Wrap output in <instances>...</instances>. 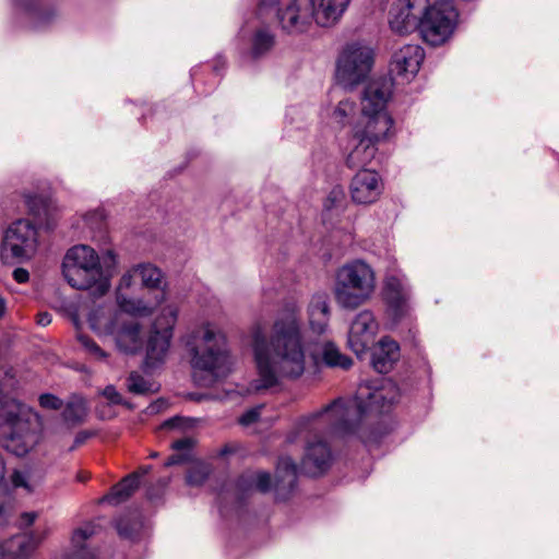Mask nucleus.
<instances>
[{"mask_svg":"<svg viewBox=\"0 0 559 559\" xmlns=\"http://www.w3.org/2000/svg\"><path fill=\"white\" fill-rule=\"evenodd\" d=\"M159 486L162 488L166 487L167 486V480H159Z\"/></svg>","mask_w":559,"mask_h":559,"instance_id":"obj_57","label":"nucleus"},{"mask_svg":"<svg viewBox=\"0 0 559 559\" xmlns=\"http://www.w3.org/2000/svg\"><path fill=\"white\" fill-rule=\"evenodd\" d=\"M185 420L183 417L175 416L165 420L163 427L167 429L179 428L182 427Z\"/></svg>","mask_w":559,"mask_h":559,"instance_id":"obj_46","label":"nucleus"},{"mask_svg":"<svg viewBox=\"0 0 559 559\" xmlns=\"http://www.w3.org/2000/svg\"><path fill=\"white\" fill-rule=\"evenodd\" d=\"M297 484V466L289 456L280 457L275 473V493L277 500H285Z\"/></svg>","mask_w":559,"mask_h":559,"instance_id":"obj_22","label":"nucleus"},{"mask_svg":"<svg viewBox=\"0 0 559 559\" xmlns=\"http://www.w3.org/2000/svg\"><path fill=\"white\" fill-rule=\"evenodd\" d=\"M11 481L13 487L15 488H25L27 491H31V487L27 481V474L22 471H14L11 476Z\"/></svg>","mask_w":559,"mask_h":559,"instance_id":"obj_41","label":"nucleus"},{"mask_svg":"<svg viewBox=\"0 0 559 559\" xmlns=\"http://www.w3.org/2000/svg\"><path fill=\"white\" fill-rule=\"evenodd\" d=\"M4 526H5L4 524H0V528H1V527H4Z\"/></svg>","mask_w":559,"mask_h":559,"instance_id":"obj_59","label":"nucleus"},{"mask_svg":"<svg viewBox=\"0 0 559 559\" xmlns=\"http://www.w3.org/2000/svg\"><path fill=\"white\" fill-rule=\"evenodd\" d=\"M378 144L359 136L354 130L349 140L350 151L346 157V165L349 168H362L367 166L376 156Z\"/></svg>","mask_w":559,"mask_h":559,"instance_id":"obj_21","label":"nucleus"},{"mask_svg":"<svg viewBox=\"0 0 559 559\" xmlns=\"http://www.w3.org/2000/svg\"><path fill=\"white\" fill-rule=\"evenodd\" d=\"M116 528L120 537L133 539L142 528V522L136 513L122 515L116 520Z\"/></svg>","mask_w":559,"mask_h":559,"instance_id":"obj_31","label":"nucleus"},{"mask_svg":"<svg viewBox=\"0 0 559 559\" xmlns=\"http://www.w3.org/2000/svg\"><path fill=\"white\" fill-rule=\"evenodd\" d=\"M308 317L312 332L318 334L325 332L330 317L328 296L325 294H316L312 296L308 306Z\"/></svg>","mask_w":559,"mask_h":559,"instance_id":"obj_26","label":"nucleus"},{"mask_svg":"<svg viewBox=\"0 0 559 559\" xmlns=\"http://www.w3.org/2000/svg\"><path fill=\"white\" fill-rule=\"evenodd\" d=\"M12 276H13L14 281L17 282L19 284L27 283L29 280V273L24 267H16L13 271Z\"/></svg>","mask_w":559,"mask_h":559,"instance_id":"obj_44","label":"nucleus"},{"mask_svg":"<svg viewBox=\"0 0 559 559\" xmlns=\"http://www.w3.org/2000/svg\"><path fill=\"white\" fill-rule=\"evenodd\" d=\"M239 55L243 64L266 58L276 44V35L258 20L247 22L239 31Z\"/></svg>","mask_w":559,"mask_h":559,"instance_id":"obj_12","label":"nucleus"},{"mask_svg":"<svg viewBox=\"0 0 559 559\" xmlns=\"http://www.w3.org/2000/svg\"><path fill=\"white\" fill-rule=\"evenodd\" d=\"M133 276H135L133 274V271L132 272H129L127 274H124L121 280H120V288L121 287H129L131 285V282H132V278Z\"/></svg>","mask_w":559,"mask_h":559,"instance_id":"obj_49","label":"nucleus"},{"mask_svg":"<svg viewBox=\"0 0 559 559\" xmlns=\"http://www.w3.org/2000/svg\"><path fill=\"white\" fill-rule=\"evenodd\" d=\"M7 311V301L3 297L0 296V318L5 314Z\"/></svg>","mask_w":559,"mask_h":559,"instance_id":"obj_51","label":"nucleus"},{"mask_svg":"<svg viewBox=\"0 0 559 559\" xmlns=\"http://www.w3.org/2000/svg\"><path fill=\"white\" fill-rule=\"evenodd\" d=\"M277 0H260L258 12L262 16L274 12L281 28L287 34L304 33L312 21L317 23L314 0H293L284 9L277 8Z\"/></svg>","mask_w":559,"mask_h":559,"instance_id":"obj_10","label":"nucleus"},{"mask_svg":"<svg viewBox=\"0 0 559 559\" xmlns=\"http://www.w3.org/2000/svg\"><path fill=\"white\" fill-rule=\"evenodd\" d=\"M177 317V307L168 305L154 321L146 345V361L150 366L154 367L163 361L170 345Z\"/></svg>","mask_w":559,"mask_h":559,"instance_id":"obj_13","label":"nucleus"},{"mask_svg":"<svg viewBox=\"0 0 559 559\" xmlns=\"http://www.w3.org/2000/svg\"><path fill=\"white\" fill-rule=\"evenodd\" d=\"M425 58L424 49L418 45H405L395 51L390 62V76L378 80H390L394 82H409L419 71Z\"/></svg>","mask_w":559,"mask_h":559,"instance_id":"obj_15","label":"nucleus"},{"mask_svg":"<svg viewBox=\"0 0 559 559\" xmlns=\"http://www.w3.org/2000/svg\"><path fill=\"white\" fill-rule=\"evenodd\" d=\"M78 341L81 344V346L86 350L88 355H91L92 358L95 360H105L108 357V354L102 349L98 344L84 334L78 335Z\"/></svg>","mask_w":559,"mask_h":559,"instance_id":"obj_38","label":"nucleus"},{"mask_svg":"<svg viewBox=\"0 0 559 559\" xmlns=\"http://www.w3.org/2000/svg\"><path fill=\"white\" fill-rule=\"evenodd\" d=\"M157 455H158V454H157L156 452H153V453H151V455H150V456L154 459V457H157Z\"/></svg>","mask_w":559,"mask_h":559,"instance_id":"obj_58","label":"nucleus"},{"mask_svg":"<svg viewBox=\"0 0 559 559\" xmlns=\"http://www.w3.org/2000/svg\"><path fill=\"white\" fill-rule=\"evenodd\" d=\"M94 215H97V213H93V214H86L84 216V219L87 222L90 219L91 216H94Z\"/></svg>","mask_w":559,"mask_h":559,"instance_id":"obj_56","label":"nucleus"},{"mask_svg":"<svg viewBox=\"0 0 559 559\" xmlns=\"http://www.w3.org/2000/svg\"><path fill=\"white\" fill-rule=\"evenodd\" d=\"M382 297L386 313L394 324L400 323L409 312L411 286L406 276L401 272L385 275Z\"/></svg>","mask_w":559,"mask_h":559,"instance_id":"obj_14","label":"nucleus"},{"mask_svg":"<svg viewBox=\"0 0 559 559\" xmlns=\"http://www.w3.org/2000/svg\"><path fill=\"white\" fill-rule=\"evenodd\" d=\"M321 358L323 364L331 368L347 370L353 365V360L348 356L342 354L338 347L332 342H325L322 345Z\"/></svg>","mask_w":559,"mask_h":559,"instance_id":"obj_29","label":"nucleus"},{"mask_svg":"<svg viewBox=\"0 0 559 559\" xmlns=\"http://www.w3.org/2000/svg\"><path fill=\"white\" fill-rule=\"evenodd\" d=\"M429 0H399L390 9L389 24L393 32L404 35L417 29Z\"/></svg>","mask_w":559,"mask_h":559,"instance_id":"obj_17","label":"nucleus"},{"mask_svg":"<svg viewBox=\"0 0 559 559\" xmlns=\"http://www.w3.org/2000/svg\"><path fill=\"white\" fill-rule=\"evenodd\" d=\"M391 95L390 80H372L367 84L361 97V115L353 128L359 136L377 144L390 138L393 119L385 108Z\"/></svg>","mask_w":559,"mask_h":559,"instance_id":"obj_6","label":"nucleus"},{"mask_svg":"<svg viewBox=\"0 0 559 559\" xmlns=\"http://www.w3.org/2000/svg\"><path fill=\"white\" fill-rule=\"evenodd\" d=\"M271 484V475L267 472H246L238 477L235 485L237 500L240 502L245 496L253 490L265 493L270 491Z\"/></svg>","mask_w":559,"mask_h":559,"instance_id":"obj_24","label":"nucleus"},{"mask_svg":"<svg viewBox=\"0 0 559 559\" xmlns=\"http://www.w3.org/2000/svg\"><path fill=\"white\" fill-rule=\"evenodd\" d=\"M211 468L205 463L192 465L186 476L187 484L190 486H201L207 479Z\"/></svg>","mask_w":559,"mask_h":559,"instance_id":"obj_36","label":"nucleus"},{"mask_svg":"<svg viewBox=\"0 0 559 559\" xmlns=\"http://www.w3.org/2000/svg\"><path fill=\"white\" fill-rule=\"evenodd\" d=\"M133 274L141 278L142 285L147 288H159L163 283V273L156 266L147 263L133 269Z\"/></svg>","mask_w":559,"mask_h":559,"instance_id":"obj_32","label":"nucleus"},{"mask_svg":"<svg viewBox=\"0 0 559 559\" xmlns=\"http://www.w3.org/2000/svg\"><path fill=\"white\" fill-rule=\"evenodd\" d=\"M383 185L378 173L369 169L359 170L350 183V194L355 203L370 204L382 193Z\"/></svg>","mask_w":559,"mask_h":559,"instance_id":"obj_19","label":"nucleus"},{"mask_svg":"<svg viewBox=\"0 0 559 559\" xmlns=\"http://www.w3.org/2000/svg\"><path fill=\"white\" fill-rule=\"evenodd\" d=\"M52 317L49 312H40L37 316V324L40 326H47L51 323Z\"/></svg>","mask_w":559,"mask_h":559,"instance_id":"obj_48","label":"nucleus"},{"mask_svg":"<svg viewBox=\"0 0 559 559\" xmlns=\"http://www.w3.org/2000/svg\"><path fill=\"white\" fill-rule=\"evenodd\" d=\"M140 487V476L132 473L126 476L121 481L116 484L110 491L104 496L102 501L117 506L128 500Z\"/></svg>","mask_w":559,"mask_h":559,"instance_id":"obj_28","label":"nucleus"},{"mask_svg":"<svg viewBox=\"0 0 559 559\" xmlns=\"http://www.w3.org/2000/svg\"><path fill=\"white\" fill-rule=\"evenodd\" d=\"M92 432L87 431V430H83V431H80L75 438H74V443L73 445L70 448V451H73L76 447L83 444L88 438L92 437Z\"/></svg>","mask_w":559,"mask_h":559,"instance_id":"obj_45","label":"nucleus"},{"mask_svg":"<svg viewBox=\"0 0 559 559\" xmlns=\"http://www.w3.org/2000/svg\"><path fill=\"white\" fill-rule=\"evenodd\" d=\"M39 405L46 409H60L63 405L62 400L51 393L40 394L38 397Z\"/></svg>","mask_w":559,"mask_h":559,"instance_id":"obj_39","label":"nucleus"},{"mask_svg":"<svg viewBox=\"0 0 559 559\" xmlns=\"http://www.w3.org/2000/svg\"><path fill=\"white\" fill-rule=\"evenodd\" d=\"M349 2L350 0H321L319 5L316 4L317 24L323 27L334 25L340 21Z\"/></svg>","mask_w":559,"mask_h":559,"instance_id":"obj_27","label":"nucleus"},{"mask_svg":"<svg viewBox=\"0 0 559 559\" xmlns=\"http://www.w3.org/2000/svg\"><path fill=\"white\" fill-rule=\"evenodd\" d=\"M225 336L207 323L195 331L188 342L191 354L193 380L201 386H210L231 371V359L226 348Z\"/></svg>","mask_w":559,"mask_h":559,"instance_id":"obj_3","label":"nucleus"},{"mask_svg":"<svg viewBox=\"0 0 559 559\" xmlns=\"http://www.w3.org/2000/svg\"><path fill=\"white\" fill-rule=\"evenodd\" d=\"M397 386L390 380L374 390L360 386L353 399H336L322 411L299 419V432L307 431L313 440H308L301 461L302 472L317 477L322 475L331 465L332 453L328 443L318 436L325 426L328 433L338 437L354 435L364 416L368 413L383 414L399 401Z\"/></svg>","mask_w":559,"mask_h":559,"instance_id":"obj_1","label":"nucleus"},{"mask_svg":"<svg viewBox=\"0 0 559 559\" xmlns=\"http://www.w3.org/2000/svg\"><path fill=\"white\" fill-rule=\"evenodd\" d=\"M87 414L85 402L81 397L73 396L67 404L62 412L63 420L70 425L75 426L81 424Z\"/></svg>","mask_w":559,"mask_h":559,"instance_id":"obj_30","label":"nucleus"},{"mask_svg":"<svg viewBox=\"0 0 559 559\" xmlns=\"http://www.w3.org/2000/svg\"><path fill=\"white\" fill-rule=\"evenodd\" d=\"M87 478H88V476H87V475H85V474H83V473H79V474L76 475V479H78L79 481H85Z\"/></svg>","mask_w":559,"mask_h":559,"instance_id":"obj_55","label":"nucleus"},{"mask_svg":"<svg viewBox=\"0 0 559 559\" xmlns=\"http://www.w3.org/2000/svg\"><path fill=\"white\" fill-rule=\"evenodd\" d=\"M155 298H156V305H159L165 299V292L164 290L158 292V294L156 295Z\"/></svg>","mask_w":559,"mask_h":559,"instance_id":"obj_53","label":"nucleus"},{"mask_svg":"<svg viewBox=\"0 0 559 559\" xmlns=\"http://www.w3.org/2000/svg\"><path fill=\"white\" fill-rule=\"evenodd\" d=\"M127 385L130 392L139 395H146L154 393L156 388L154 383L146 380L143 376L138 372H131L127 379Z\"/></svg>","mask_w":559,"mask_h":559,"instance_id":"obj_35","label":"nucleus"},{"mask_svg":"<svg viewBox=\"0 0 559 559\" xmlns=\"http://www.w3.org/2000/svg\"><path fill=\"white\" fill-rule=\"evenodd\" d=\"M151 469H152V466L151 465H146V466L140 467L139 471H136L135 473H138L140 478H141L142 476L148 474Z\"/></svg>","mask_w":559,"mask_h":559,"instance_id":"obj_50","label":"nucleus"},{"mask_svg":"<svg viewBox=\"0 0 559 559\" xmlns=\"http://www.w3.org/2000/svg\"><path fill=\"white\" fill-rule=\"evenodd\" d=\"M95 534L93 525L87 524L83 527H79L72 535V545L78 549V552L70 556L68 559H95L91 552H82L84 549V543Z\"/></svg>","mask_w":559,"mask_h":559,"instance_id":"obj_33","label":"nucleus"},{"mask_svg":"<svg viewBox=\"0 0 559 559\" xmlns=\"http://www.w3.org/2000/svg\"><path fill=\"white\" fill-rule=\"evenodd\" d=\"M121 310L114 312L94 311L90 314L91 329L99 336L112 337L117 348L124 353H135L141 347V326L131 313L148 316L153 307L142 300H127L117 296Z\"/></svg>","mask_w":559,"mask_h":559,"instance_id":"obj_5","label":"nucleus"},{"mask_svg":"<svg viewBox=\"0 0 559 559\" xmlns=\"http://www.w3.org/2000/svg\"><path fill=\"white\" fill-rule=\"evenodd\" d=\"M44 537L38 532L14 535L0 545V559H28Z\"/></svg>","mask_w":559,"mask_h":559,"instance_id":"obj_20","label":"nucleus"},{"mask_svg":"<svg viewBox=\"0 0 559 559\" xmlns=\"http://www.w3.org/2000/svg\"><path fill=\"white\" fill-rule=\"evenodd\" d=\"M193 439L191 438H181L173 442V450L177 451V453L170 455L164 465L166 467L173 465H180L189 461L190 459V450L193 447Z\"/></svg>","mask_w":559,"mask_h":559,"instance_id":"obj_34","label":"nucleus"},{"mask_svg":"<svg viewBox=\"0 0 559 559\" xmlns=\"http://www.w3.org/2000/svg\"><path fill=\"white\" fill-rule=\"evenodd\" d=\"M37 516H38L37 512H34V511L22 513L19 519V527L20 528L29 527L31 525L34 524Z\"/></svg>","mask_w":559,"mask_h":559,"instance_id":"obj_43","label":"nucleus"},{"mask_svg":"<svg viewBox=\"0 0 559 559\" xmlns=\"http://www.w3.org/2000/svg\"><path fill=\"white\" fill-rule=\"evenodd\" d=\"M373 64V50L360 43L345 47L336 64V79L345 88H352L362 82Z\"/></svg>","mask_w":559,"mask_h":559,"instance_id":"obj_11","label":"nucleus"},{"mask_svg":"<svg viewBox=\"0 0 559 559\" xmlns=\"http://www.w3.org/2000/svg\"><path fill=\"white\" fill-rule=\"evenodd\" d=\"M37 231L28 219H17L5 230L3 247L14 258H28L36 250Z\"/></svg>","mask_w":559,"mask_h":559,"instance_id":"obj_16","label":"nucleus"},{"mask_svg":"<svg viewBox=\"0 0 559 559\" xmlns=\"http://www.w3.org/2000/svg\"><path fill=\"white\" fill-rule=\"evenodd\" d=\"M103 395L111 404H115V405L123 404V399H122L121 394L116 390V388L114 385L106 386L103 391Z\"/></svg>","mask_w":559,"mask_h":559,"instance_id":"obj_42","label":"nucleus"},{"mask_svg":"<svg viewBox=\"0 0 559 559\" xmlns=\"http://www.w3.org/2000/svg\"><path fill=\"white\" fill-rule=\"evenodd\" d=\"M374 290V270L364 260H353L338 269L334 295L340 307L354 310L367 302Z\"/></svg>","mask_w":559,"mask_h":559,"instance_id":"obj_8","label":"nucleus"},{"mask_svg":"<svg viewBox=\"0 0 559 559\" xmlns=\"http://www.w3.org/2000/svg\"><path fill=\"white\" fill-rule=\"evenodd\" d=\"M377 331L378 322L370 310H362L355 317L348 331L347 343L357 357L367 353L373 344Z\"/></svg>","mask_w":559,"mask_h":559,"instance_id":"obj_18","label":"nucleus"},{"mask_svg":"<svg viewBox=\"0 0 559 559\" xmlns=\"http://www.w3.org/2000/svg\"><path fill=\"white\" fill-rule=\"evenodd\" d=\"M262 406H257V407H253V408H250L248 411H246L238 419L239 424L241 426H250L252 424H254L259 417H260V411H261Z\"/></svg>","mask_w":559,"mask_h":559,"instance_id":"obj_40","label":"nucleus"},{"mask_svg":"<svg viewBox=\"0 0 559 559\" xmlns=\"http://www.w3.org/2000/svg\"><path fill=\"white\" fill-rule=\"evenodd\" d=\"M341 194L340 191H336V190H333L329 197V200L331 201H335L337 199V197Z\"/></svg>","mask_w":559,"mask_h":559,"instance_id":"obj_54","label":"nucleus"},{"mask_svg":"<svg viewBox=\"0 0 559 559\" xmlns=\"http://www.w3.org/2000/svg\"><path fill=\"white\" fill-rule=\"evenodd\" d=\"M167 402L163 399H158L147 407L148 414H155L166 408Z\"/></svg>","mask_w":559,"mask_h":559,"instance_id":"obj_47","label":"nucleus"},{"mask_svg":"<svg viewBox=\"0 0 559 559\" xmlns=\"http://www.w3.org/2000/svg\"><path fill=\"white\" fill-rule=\"evenodd\" d=\"M356 111V105L347 99L341 100L333 111V119L344 126L349 122L350 118Z\"/></svg>","mask_w":559,"mask_h":559,"instance_id":"obj_37","label":"nucleus"},{"mask_svg":"<svg viewBox=\"0 0 559 559\" xmlns=\"http://www.w3.org/2000/svg\"><path fill=\"white\" fill-rule=\"evenodd\" d=\"M400 345L390 337L379 341L371 354L370 364L379 373H388L400 359Z\"/></svg>","mask_w":559,"mask_h":559,"instance_id":"obj_23","label":"nucleus"},{"mask_svg":"<svg viewBox=\"0 0 559 559\" xmlns=\"http://www.w3.org/2000/svg\"><path fill=\"white\" fill-rule=\"evenodd\" d=\"M146 497H147L148 500H155V499H157L159 497V495L155 493L153 489L148 488L146 490Z\"/></svg>","mask_w":559,"mask_h":559,"instance_id":"obj_52","label":"nucleus"},{"mask_svg":"<svg viewBox=\"0 0 559 559\" xmlns=\"http://www.w3.org/2000/svg\"><path fill=\"white\" fill-rule=\"evenodd\" d=\"M459 19V11L452 0H439L426 8L419 25L423 39L431 46L444 44L453 34Z\"/></svg>","mask_w":559,"mask_h":559,"instance_id":"obj_9","label":"nucleus"},{"mask_svg":"<svg viewBox=\"0 0 559 559\" xmlns=\"http://www.w3.org/2000/svg\"><path fill=\"white\" fill-rule=\"evenodd\" d=\"M33 417L32 409L14 399L0 402V443L16 456L27 454L39 440Z\"/></svg>","mask_w":559,"mask_h":559,"instance_id":"obj_7","label":"nucleus"},{"mask_svg":"<svg viewBox=\"0 0 559 559\" xmlns=\"http://www.w3.org/2000/svg\"><path fill=\"white\" fill-rule=\"evenodd\" d=\"M14 5L28 17L33 28L48 25L55 16V11L45 7L41 0H14Z\"/></svg>","mask_w":559,"mask_h":559,"instance_id":"obj_25","label":"nucleus"},{"mask_svg":"<svg viewBox=\"0 0 559 559\" xmlns=\"http://www.w3.org/2000/svg\"><path fill=\"white\" fill-rule=\"evenodd\" d=\"M100 263L97 252L87 245L71 247L62 260V274L68 284L76 289H93L103 296L109 289L110 270L116 265V254L107 250Z\"/></svg>","mask_w":559,"mask_h":559,"instance_id":"obj_4","label":"nucleus"},{"mask_svg":"<svg viewBox=\"0 0 559 559\" xmlns=\"http://www.w3.org/2000/svg\"><path fill=\"white\" fill-rule=\"evenodd\" d=\"M258 378L255 391L278 384L281 378L298 379L306 369L299 309L288 304L274 321L269 338L261 330L252 336Z\"/></svg>","mask_w":559,"mask_h":559,"instance_id":"obj_2","label":"nucleus"}]
</instances>
